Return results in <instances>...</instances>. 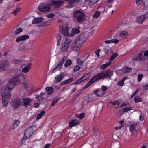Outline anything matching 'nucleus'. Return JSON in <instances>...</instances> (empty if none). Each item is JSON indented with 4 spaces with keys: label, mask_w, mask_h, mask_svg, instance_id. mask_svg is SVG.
I'll list each match as a JSON object with an SVG mask.
<instances>
[{
    "label": "nucleus",
    "mask_w": 148,
    "mask_h": 148,
    "mask_svg": "<svg viewBox=\"0 0 148 148\" xmlns=\"http://www.w3.org/2000/svg\"><path fill=\"white\" fill-rule=\"evenodd\" d=\"M128 103L127 102H124L123 103L122 105H121V107H123V106H125L126 105H128Z\"/></svg>",
    "instance_id": "nucleus-62"
},
{
    "label": "nucleus",
    "mask_w": 148,
    "mask_h": 148,
    "mask_svg": "<svg viewBox=\"0 0 148 148\" xmlns=\"http://www.w3.org/2000/svg\"><path fill=\"white\" fill-rule=\"evenodd\" d=\"M145 19L143 15L138 16L137 19V22L139 24L142 23Z\"/></svg>",
    "instance_id": "nucleus-31"
},
{
    "label": "nucleus",
    "mask_w": 148,
    "mask_h": 148,
    "mask_svg": "<svg viewBox=\"0 0 148 148\" xmlns=\"http://www.w3.org/2000/svg\"><path fill=\"white\" fill-rule=\"evenodd\" d=\"M80 69V67L78 66H76L74 67V71L75 72H76L78 71Z\"/></svg>",
    "instance_id": "nucleus-53"
},
{
    "label": "nucleus",
    "mask_w": 148,
    "mask_h": 148,
    "mask_svg": "<svg viewBox=\"0 0 148 148\" xmlns=\"http://www.w3.org/2000/svg\"><path fill=\"white\" fill-rule=\"evenodd\" d=\"M43 20V18L42 17H40L38 18H35L32 21L33 24H38L42 21Z\"/></svg>",
    "instance_id": "nucleus-26"
},
{
    "label": "nucleus",
    "mask_w": 148,
    "mask_h": 148,
    "mask_svg": "<svg viewBox=\"0 0 148 148\" xmlns=\"http://www.w3.org/2000/svg\"><path fill=\"white\" fill-rule=\"evenodd\" d=\"M14 73L15 75V77H16L18 78V77H19L21 74V71L20 69H14Z\"/></svg>",
    "instance_id": "nucleus-27"
},
{
    "label": "nucleus",
    "mask_w": 148,
    "mask_h": 148,
    "mask_svg": "<svg viewBox=\"0 0 148 148\" xmlns=\"http://www.w3.org/2000/svg\"><path fill=\"white\" fill-rule=\"evenodd\" d=\"M59 99L54 98L53 99L52 101V103L51 105V106H54L58 101Z\"/></svg>",
    "instance_id": "nucleus-46"
},
{
    "label": "nucleus",
    "mask_w": 148,
    "mask_h": 148,
    "mask_svg": "<svg viewBox=\"0 0 148 148\" xmlns=\"http://www.w3.org/2000/svg\"><path fill=\"white\" fill-rule=\"evenodd\" d=\"M116 73L119 75H121L123 74L124 73L123 72L122 69H120L116 71Z\"/></svg>",
    "instance_id": "nucleus-47"
},
{
    "label": "nucleus",
    "mask_w": 148,
    "mask_h": 148,
    "mask_svg": "<svg viewBox=\"0 0 148 148\" xmlns=\"http://www.w3.org/2000/svg\"><path fill=\"white\" fill-rule=\"evenodd\" d=\"M73 79V78L71 77L68 79L60 83L61 85L66 84L71 82Z\"/></svg>",
    "instance_id": "nucleus-32"
},
{
    "label": "nucleus",
    "mask_w": 148,
    "mask_h": 148,
    "mask_svg": "<svg viewBox=\"0 0 148 148\" xmlns=\"http://www.w3.org/2000/svg\"><path fill=\"white\" fill-rule=\"evenodd\" d=\"M95 93L98 97H101L103 95L104 93L101 90H96L94 92Z\"/></svg>",
    "instance_id": "nucleus-30"
},
{
    "label": "nucleus",
    "mask_w": 148,
    "mask_h": 148,
    "mask_svg": "<svg viewBox=\"0 0 148 148\" xmlns=\"http://www.w3.org/2000/svg\"><path fill=\"white\" fill-rule=\"evenodd\" d=\"M66 58L65 57H64L62 61L54 69H53L52 71V73H55L56 71H58L61 68H62V62L65 60H66Z\"/></svg>",
    "instance_id": "nucleus-20"
},
{
    "label": "nucleus",
    "mask_w": 148,
    "mask_h": 148,
    "mask_svg": "<svg viewBox=\"0 0 148 148\" xmlns=\"http://www.w3.org/2000/svg\"><path fill=\"white\" fill-rule=\"evenodd\" d=\"M29 36L27 35H24L17 38L16 40V42H19L21 41H24L26 40L29 38Z\"/></svg>",
    "instance_id": "nucleus-18"
},
{
    "label": "nucleus",
    "mask_w": 148,
    "mask_h": 148,
    "mask_svg": "<svg viewBox=\"0 0 148 148\" xmlns=\"http://www.w3.org/2000/svg\"><path fill=\"white\" fill-rule=\"evenodd\" d=\"M33 130L32 127H30L27 128L25 131L23 138L26 139L30 137L33 133Z\"/></svg>",
    "instance_id": "nucleus-10"
},
{
    "label": "nucleus",
    "mask_w": 148,
    "mask_h": 148,
    "mask_svg": "<svg viewBox=\"0 0 148 148\" xmlns=\"http://www.w3.org/2000/svg\"><path fill=\"white\" fill-rule=\"evenodd\" d=\"M79 27L77 28H74L72 29L71 32V35L72 36H73L75 34L78 33L80 32L79 30Z\"/></svg>",
    "instance_id": "nucleus-28"
},
{
    "label": "nucleus",
    "mask_w": 148,
    "mask_h": 148,
    "mask_svg": "<svg viewBox=\"0 0 148 148\" xmlns=\"http://www.w3.org/2000/svg\"><path fill=\"white\" fill-rule=\"evenodd\" d=\"M144 90H147L148 89V84L144 85L143 87Z\"/></svg>",
    "instance_id": "nucleus-60"
},
{
    "label": "nucleus",
    "mask_w": 148,
    "mask_h": 148,
    "mask_svg": "<svg viewBox=\"0 0 148 148\" xmlns=\"http://www.w3.org/2000/svg\"><path fill=\"white\" fill-rule=\"evenodd\" d=\"M99 0H85V4L87 5H92L97 3Z\"/></svg>",
    "instance_id": "nucleus-22"
},
{
    "label": "nucleus",
    "mask_w": 148,
    "mask_h": 148,
    "mask_svg": "<svg viewBox=\"0 0 148 148\" xmlns=\"http://www.w3.org/2000/svg\"><path fill=\"white\" fill-rule=\"evenodd\" d=\"M97 96L95 93L94 92L93 94L90 95L89 96V99L88 100V101L90 102L97 99L98 98Z\"/></svg>",
    "instance_id": "nucleus-24"
},
{
    "label": "nucleus",
    "mask_w": 148,
    "mask_h": 148,
    "mask_svg": "<svg viewBox=\"0 0 148 148\" xmlns=\"http://www.w3.org/2000/svg\"><path fill=\"white\" fill-rule=\"evenodd\" d=\"M118 33L119 36L123 38H126L128 34V32L125 30L120 31Z\"/></svg>",
    "instance_id": "nucleus-21"
},
{
    "label": "nucleus",
    "mask_w": 148,
    "mask_h": 148,
    "mask_svg": "<svg viewBox=\"0 0 148 148\" xmlns=\"http://www.w3.org/2000/svg\"><path fill=\"white\" fill-rule=\"evenodd\" d=\"M123 72L124 73H126L131 72L132 71V69L131 68L127 67H125L122 69Z\"/></svg>",
    "instance_id": "nucleus-35"
},
{
    "label": "nucleus",
    "mask_w": 148,
    "mask_h": 148,
    "mask_svg": "<svg viewBox=\"0 0 148 148\" xmlns=\"http://www.w3.org/2000/svg\"><path fill=\"white\" fill-rule=\"evenodd\" d=\"M73 16L79 22H81L84 18V14L82 12L78 11L75 12Z\"/></svg>",
    "instance_id": "nucleus-8"
},
{
    "label": "nucleus",
    "mask_w": 148,
    "mask_h": 148,
    "mask_svg": "<svg viewBox=\"0 0 148 148\" xmlns=\"http://www.w3.org/2000/svg\"><path fill=\"white\" fill-rule=\"evenodd\" d=\"M100 52V50L99 49H97L95 52V54L98 57H99V53Z\"/></svg>",
    "instance_id": "nucleus-59"
},
{
    "label": "nucleus",
    "mask_w": 148,
    "mask_h": 148,
    "mask_svg": "<svg viewBox=\"0 0 148 148\" xmlns=\"http://www.w3.org/2000/svg\"><path fill=\"white\" fill-rule=\"evenodd\" d=\"M72 42L71 39L69 38L66 39L62 45L61 49V51L63 52L67 51L68 48L72 44Z\"/></svg>",
    "instance_id": "nucleus-6"
},
{
    "label": "nucleus",
    "mask_w": 148,
    "mask_h": 148,
    "mask_svg": "<svg viewBox=\"0 0 148 148\" xmlns=\"http://www.w3.org/2000/svg\"><path fill=\"white\" fill-rule=\"evenodd\" d=\"M65 75L64 73H62L57 75L54 78L55 81L58 82H60L63 79Z\"/></svg>",
    "instance_id": "nucleus-15"
},
{
    "label": "nucleus",
    "mask_w": 148,
    "mask_h": 148,
    "mask_svg": "<svg viewBox=\"0 0 148 148\" xmlns=\"http://www.w3.org/2000/svg\"><path fill=\"white\" fill-rule=\"evenodd\" d=\"M9 65V64L6 61H0V72L6 70Z\"/></svg>",
    "instance_id": "nucleus-9"
},
{
    "label": "nucleus",
    "mask_w": 148,
    "mask_h": 148,
    "mask_svg": "<svg viewBox=\"0 0 148 148\" xmlns=\"http://www.w3.org/2000/svg\"><path fill=\"white\" fill-rule=\"evenodd\" d=\"M111 63L110 61L106 62L105 64H103L100 66V68L101 69H104L107 67Z\"/></svg>",
    "instance_id": "nucleus-39"
},
{
    "label": "nucleus",
    "mask_w": 148,
    "mask_h": 148,
    "mask_svg": "<svg viewBox=\"0 0 148 148\" xmlns=\"http://www.w3.org/2000/svg\"><path fill=\"white\" fill-rule=\"evenodd\" d=\"M142 99L139 96H136L134 98V101L135 103L142 101Z\"/></svg>",
    "instance_id": "nucleus-42"
},
{
    "label": "nucleus",
    "mask_w": 148,
    "mask_h": 148,
    "mask_svg": "<svg viewBox=\"0 0 148 148\" xmlns=\"http://www.w3.org/2000/svg\"><path fill=\"white\" fill-rule=\"evenodd\" d=\"M64 1L61 0L55 1L51 3L52 5L55 8H58L62 6L64 4Z\"/></svg>",
    "instance_id": "nucleus-14"
},
{
    "label": "nucleus",
    "mask_w": 148,
    "mask_h": 148,
    "mask_svg": "<svg viewBox=\"0 0 148 148\" xmlns=\"http://www.w3.org/2000/svg\"><path fill=\"white\" fill-rule=\"evenodd\" d=\"M143 16L145 19L148 18V11L144 14Z\"/></svg>",
    "instance_id": "nucleus-58"
},
{
    "label": "nucleus",
    "mask_w": 148,
    "mask_h": 148,
    "mask_svg": "<svg viewBox=\"0 0 148 148\" xmlns=\"http://www.w3.org/2000/svg\"><path fill=\"white\" fill-rule=\"evenodd\" d=\"M22 31V29L21 28H19L15 31L14 34L17 35L21 32Z\"/></svg>",
    "instance_id": "nucleus-44"
},
{
    "label": "nucleus",
    "mask_w": 148,
    "mask_h": 148,
    "mask_svg": "<svg viewBox=\"0 0 148 148\" xmlns=\"http://www.w3.org/2000/svg\"><path fill=\"white\" fill-rule=\"evenodd\" d=\"M46 16L49 18H52L54 16V14L53 13L49 14H47Z\"/></svg>",
    "instance_id": "nucleus-51"
},
{
    "label": "nucleus",
    "mask_w": 148,
    "mask_h": 148,
    "mask_svg": "<svg viewBox=\"0 0 148 148\" xmlns=\"http://www.w3.org/2000/svg\"><path fill=\"white\" fill-rule=\"evenodd\" d=\"M118 55V54L116 53L112 54L111 56L109 61L111 62V61H112L115 59L117 56Z\"/></svg>",
    "instance_id": "nucleus-40"
},
{
    "label": "nucleus",
    "mask_w": 148,
    "mask_h": 148,
    "mask_svg": "<svg viewBox=\"0 0 148 148\" xmlns=\"http://www.w3.org/2000/svg\"><path fill=\"white\" fill-rule=\"evenodd\" d=\"M84 116V113H82L81 114L79 115V117L78 116V118H79L80 119H82Z\"/></svg>",
    "instance_id": "nucleus-57"
},
{
    "label": "nucleus",
    "mask_w": 148,
    "mask_h": 148,
    "mask_svg": "<svg viewBox=\"0 0 148 148\" xmlns=\"http://www.w3.org/2000/svg\"><path fill=\"white\" fill-rule=\"evenodd\" d=\"M90 73H86L80 79L78 80L76 82L73 84H78L85 80L86 79L89 78L90 76Z\"/></svg>",
    "instance_id": "nucleus-13"
},
{
    "label": "nucleus",
    "mask_w": 148,
    "mask_h": 148,
    "mask_svg": "<svg viewBox=\"0 0 148 148\" xmlns=\"http://www.w3.org/2000/svg\"><path fill=\"white\" fill-rule=\"evenodd\" d=\"M80 0H69L68 3L67 5L65 6V7L70 8L73 7L74 6V4L75 3L78 2Z\"/></svg>",
    "instance_id": "nucleus-17"
},
{
    "label": "nucleus",
    "mask_w": 148,
    "mask_h": 148,
    "mask_svg": "<svg viewBox=\"0 0 148 148\" xmlns=\"http://www.w3.org/2000/svg\"><path fill=\"white\" fill-rule=\"evenodd\" d=\"M72 62L71 60L67 59L66 62L64 64V66L65 67H67L69 66L71 64Z\"/></svg>",
    "instance_id": "nucleus-38"
},
{
    "label": "nucleus",
    "mask_w": 148,
    "mask_h": 148,
    "mask_svg": "<svg viewBox=\"0 0 148 148\" xmlns=\"http://www.w3.org/2000/svg\"><path fill=\"white\" fill-rule=\"evenodd\" d=\"M59 29L60 32L64 36H69V28L67 25L60 26Z\"/></svg>",
    "instance_id": "nucleus-11"
},
{
    "label": "nucleus",
    "mask_w": 148,
    "mask_h": 148,
    "mask_svg": "<svg viewBox=\"0 0 148 148\" xmlns=\"http://www.w3.org/2000/svg\"><path fill=\"white\" fill-rule=\"evenodd\" d=\"M113 75V72L110 70L104 71L94 76L84 86V89H85L90 85L91 84L98 80L104 79L106 77L111 76Z\"/></svg>",
    "instance_id": "nucleus-1"
},
{
    "label": "nucleus",
    "mask_w": 148,
    "mask_h": 148,
    "mask_svg": "<svg viewBox=\"0 0 148 148\" xmlns=\"http://www.w3.org/2000/svg\"><path fill=\"white\" fill-rule=\"evenodd\" d=\"M19 121L18 120H15L14 121L12 126L10 128V130H12L17 127L19 124Z\"/></svg>",
    "instance_id": "nucleus-23"
},
{
    "label": "nucleus",
    "mask_w": 148,
    "mask_h": 148,
    "mask_svg": "<svg viewBox=\"0 0 148 148\" xmlns=\"http://www.w3.org/2000/svg\"><path fill=\"white\" fill-rule=\"evenodd\" d=\"M137 125V123H132L129 126V130L131 132L132 134L133 135L134 132H137V130L136 129Z\"/></svg>",
    "instance_id": "nucleus-19"
},
{
    "label": "nucleus",
    "mask_w": 148,
    "mask_h": 148,
    "mask_svg": "<svg viewBox=\"0 0 148 148\" xmlns=\"http://www.w3.org/2000/svg\"><path fill=\"white\" fill-rule=\"evenodd\" d=\"M143 77V75L142 74H139L138 76L137 80L138 82H140L141 81Z\"/></svg>",
    "instance_id": "nucleus-49"
},
{
    "label": "nucleus",
    "mask_w": 148,
    "mask_h": 148,
    "mask_svg": "<svg viewBox=\"0 0 148 148\" xmlns=\"http://www.w3.org/2000/svg\"><path fill=\"white\" fill-rule=\"evenodd\" d=\"M31 64H28L27 65L24 67L22 70V71L24 73H26L28 72L31 67Z\"/></svg>",
    "instance_id": "nucleus-25"
},
{
    "label": "nucleus",
    "mask_w": 148,
    "mask_h": 148,
    "mask_svg": "<svg viewBox=\"0 0 148 148\" xmlns=\"http://www.w3.org/2000/svg\"><path fill=\"white\" fill-rule=\"evenodd\" d=\"M20 61L19 60L17 59L13 60L12 61V63L14 64H18L20 63Z\"/></svg>",
    "instance_id": "nucleus-50"
},
{
    "label": "nucleus",
    "mask_w": 148,
    "mask_h": 148,
    "mask_svg": "<svg viewBox=\"0 0 148 148\" xmlns=\"http://www.w3.org/2000/svg\"><path fill=\"white\" fill-rule=\"evenodd\" d=\"M21 83V80L19 78L14 77L9 79L5 89L1 90H5L6 91L10 92V91L14 88L16 84Z\"/></svg>",
    "instance_id": "nucleus-3"
},
{
    "label": "nucleus",
    "mask_w": 148,
    "mask_h": 148,
    "mask_svg": "<svg viewBox=\"0 0 148 148\" xmlns=\"http://www.w3.org/2000/svg\"><path fill=\"white\" fill-rule=\"evenodd\" d=\"M6 18L3 14H0V20L2 21H5L6 20Z\"/></svg>",
    "instance_id": "nucleus-48"
},
{
    "label": "nucleus",
    "mask_w": 148,
    "mask_h": 148,
    "mask_svg": "<svg viewBox=\"0 0 148 148\" xmlns=\"http://www.w3.org/2000/svg\"><path fill=\"white\" fill-rule=\"evenodd\" d=\"M21 8H18L14 10L12 13L14 15H16L21 10Z\"/></svg>",
    "instance_id": "nucleus-43"
},
{
    "label": "nucleus",
    "mask_w": 148,
    "mask_h": 148,
    "mask_svg": "<svg viewBox=\"0 0 148 148\" xmlns=\"http://www.w3.org/2000/svg\"><path fill=\"white\" fill-rule=\"evenodd\" d=\"M128 79L127 77H124L121 80L119 81L117 83V85L118 86H123L124 84V81Z\"/></svg>",
    "instance_id": "nucleus-29"
},
{
    "label": "nucleus",
    "mask_w": 148,
    "mask_h": 148,
    "mask_svg": "<svg viewBox=\"0 0 148 148\" xmlns=\"http://www.w3.org/2000/svg\"><path fill=\"white\" fill-rule=\"evenodd\" d=\"M45 112L44 111H41L40 113H39L36 118L37 120H39L45 114Z\"/></svg>",
    "instance_id": "nucleus-36"
},
{
    "label": "nucleus",
    "mask_w": 148,
    "mask_h": 148,
    "mask_svg": "<svg viewBox=\"0 0 148 148\" xmlns=\"http://www.w3.org/2000/svg\"><path fill=\"white\" fill-rule=\"evenodd\" d=\"M142 0H137L136 1V3L137 5H139L142 3Z\"/></svg>",
    "instance_id": "nucleus-61"
},
{
    "label": "nucleus",
    "mask_w": 148,
    "mask_h": 148,
    "mask_svg": "<svg viewBox=\"0 0 148 148\" xmlns=\"http://www.w3.org/2000/svg\"><path fill=\"white\" fill-rule=\"evenodd\" d=\"M123 125L121 126L116 127H115L114 129L116 130H117L121 129V127H123Z\"/></svg>",
    "instance_id": "nucleus-63"
},
{
    "label": "nucleus",
    "mask_w": 148,
    "mask_h": 148,
    "mask_svg": "<svg viewBox=\"0 0 148 148\" xmlns=\"http://www.w3.org/2000/svg\"><path fill=\"white\" fill-rule=\"evenodd\" d=\"M56 37L57 38V46H58L60 45V41L61 38V36L59 34H56Z\"/></svg>",
    "instance_id": "nucleus-33"
},
{
    "label": "nucleus",
    "mask_w": 148,
    "mask_h": 148,
    "mask_svg": "<svg viewBox=\"0 0 148 148\" xmlns=\"http://www.w3.org/2000/svg\"><path fill=\"white\" fill-rule=\"evenodd\" d=\"M77 62L78 64H82L83 63L82 61L79 59H77Z\"/></svg>",
    "instance_id": "nucleus-55"
},
{
    "label": "nucleus",
    "mask_w": 148,
    "mask_h": 148,
    "mask_svg": "<svg viewBox=\"0 0 148 148\" xmlns=\"http://www.w3.org/2000/svg\"><path fill=\"white\" fill-rule=\"evenodd\" d=\"M79 124L80 122L77 120H72L69 122V127L71 128L74 126L79 125Z\"/></svg>",
    "instance_id": "nucleus-16"
},
{
    "label": "nucleus",
    "mask_w": 148,
    "mask_h": 148,
    "mask_svg": "<svg viewBox=\"0 0 148 148\" xmlns=\"http://www.w3.org/2000/svg\"><path fill=\"white\" fill-rule=\"evenodd\" d=\"M1 95L2 98L3 106L6 107L8 106V101L11 97L10 92L6 91L5 90H1Z\"/></svg>",
    "instance_id": "nucleus-5"
},
{
    "label": "nucleus",
    "mask_w": 148,
    "mask_h": 148,
    "mask_svg": "<svg viewBox=\"0 0 148 148\" xmlns=\"http://www.w3.org/2000/svg\"><path fill=\"white\" fill-rule=\"evenodd\" d=\"M101 88L102 89V90L103 91V92L104 91H106L107 90V87L104 86H102Z\"/></svg>",
    "instance_id": "nucleus-56"
},
{
    "label": "nucleus",
    "mask_w": 148,
    "mask_h": 148,
    "mask_svg": "<svg viewBox=\"0 0 148 148\" xmlns=\"http://www.w3.org/2000/svg\"><path fill=\"white\" fill-rule=\"evenodd\" d=\"M144 55L145 56H148V50H146L145 51Z\"/></svg>",
    "instance_id": "nucleus-64"
},
{
    "label": "nucleus",
    "mask_w": 148,
    "mask_h": 148,
    "mask_svg": "<svg viewBox=\"0 0 148 148\" xmlns=\"http://www.w3.org/2000/svg\"><path fill=\"white\" fill-rule=\"evenodd\" d=\"M45 90L48 94H50L53 92V89L51 87H47L45 88Z\"/></svg>",
    "instance_id": "nucleus-37"
},
{
    "label": "nucleus",
    "mask_w": 148,
    "mask_h": 148,
    "mask_svg": "<svg viewBox=\"0 0 148 148\" xmlns=\"http://www.w3.org/2000/svg\"><path fill=\"white\" fill-rule=\"evenodd\" d=\"M38 8L40 11H48L51 9V5L49 3H42L38 5Z\"/></svg>",
    "instance_id": "nucleus-7"
},
{
    "label": "nucleus",
    "mask_w": 148,
    "mask_h": 148,
    "mask_svg": "<svg viewBox=\"0 0 148 148\" xmlns=\"http://www.w3.org/2000/svg\"><path fill=\"white\" fill-rule=\"evenodd\" d=\"M86 40L83 35L80 36L71 45V48L73 50L75 51H79L82 45Z\"/></svg>",
    "instance_id": "nucleus-4"
},
{
    "label": "nucleus",
    "mask_w": 148,
    "mask_h": 148,
    "mask_svg": "<svg viewBox=\"0 0 148 148\" xmlns=\"http://www.w3.org/2000/svg\"><path fill=\"white\" fill-rule=\"evenodd\" d=\"M111 103L113 105H117L119 106V102L117 100L115 101L114 102H112Z\"/></svg>",
    "instance_id": "nucleus-54"
},
{
    "label": "nucleus",
    "mask_w": 148,
    "mask_h": 148,
    "mask_svg": "<svg viewBox=\"0 0 148 148\" xmlns=\"http://www.w3.org/2000/svg\"><path fill=\"white\" fill-rule=\"evenodd\" d=\"M100 12L99 11H96L93 15V17L94 18H98L100 14Z\"/></svg>",
    "instance_id": "nucleus-41"
},
{
    "label": "nucleus",
    "mask_w": 148,
    "mask_h": 148,
    "mask_svg": "<svg viewBox=\"0 0 148 148\" xmlns=\"http://www.w3.org/2000/svg\"><path fill=\"white\" fill-rule=\"evenodd\" d=\"M142 53H139L137 56L134 57L132 60H141L142 59Z\"/></svg>",
    "instance_id": "nucleus-34"
},
{
    "label": "nucleus",
    "mask_w": 148,
    "mask_h": 148,
    "mask_svg": "<svg viewBox=\"0 0 148 148\" xmlns=\"http://www.w3.org/2000/svg\"><path fill=\"white\" fill-rule=\"evenodd\" d=\"M111 43L117 44L119 42V40L117 39H114L111 40Z\"/></svg>",
    "instance_id": "nucleus-52"
},
{
    "label": "nucleus",
    "mask_w": 148,
    "mask_h": 148,
    "mask_svg": "<svg viewBox=\"0 0 148 148\" xmlns=\"http://www.w3.org/2000/svg\"><path fill=\"white\" fill-rule=\"evenodd\" d=\"M90 73H86L80 79L78 80L76 82L73 84H78L85 80L86 79L89 78L90 76Z\"/></svg>",
    "instance_id": "nucleus-12"
},
{
    "label": "nucleus",
    "mask_w": 148,
    "mask_h": 148,
    "mask_svg": "<svg viewBox=\"0 0 148 148\" xmlns=\"http://www.w3.org/2000/svg\"><path fill=\"white\" fill-rule=\"evenodd\" d=\"M132 109V108L130 107H125L122 109L125 112H127Z\"/></svg>",
    "instance_id": "nucleus-45"
},
{
    "label": "nucleus",
    "mask_w": 148,
    "mask_h": 148,
    "mask_svg": "<svg viewBox=\"0 0 148 148\" xmlns=\"http://www.w3.org/2000/svg\"><path fill=\"white\" fill-rule=\"evenodd\" d=\"M33 101L32 99L29 98H17L13 101L12 106L15 108L18 107L20 105L27 106L30 105L31 102Z\"/></svg>",
    "instance_id": "nucleus-2"
}]
</instances>
